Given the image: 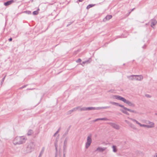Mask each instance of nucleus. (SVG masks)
<instances>
[{"mask_svg":"<svg viewBox=\"0 0 157 157\" xmlns=\"http://www.w3.org/2000/svg\"><path fill=\"white\" fill-rule=\"evenodd\" d=\"M39 10V9H38L37 10V11H34L33 12V14L34 15H36L38 13V11Z\"/></svg>","mask_w":157,"mask_h":157,"instance_id":"15","label":"nucleus"},{"mask_svg":"<svg viewBox=\"0 0 157 157\" xmlns=\"http://www.w3.org/2000/svg\"><path fill=\"white\" fill-rule=\"evenodd\" d=\"M30 132H32V131H29V132H28V134L29 135H30V134L29 133Z\"/></svg>","mask_w":157,"mask_h":157,"instance_id":"27","label":"nucleus"},{"mask_svg":"<svg viewBox=\"0 0 157 157\" xmlns=\"http://www.w3.org/2000/svg\"><path fill=\"white\" fill-rule=\"evenodd\" d=\"M12 40V38H10V39H9V41H11Z\"/></svg>","mask_w":157,"mask_h":157,"instance_id":"26","label":"nucleus"},{"mask_svg":"<svg viewBox=\"0 0 157 157\" xmlns=\"http://www.w3.org/2000/svg\"><path fill=\"white\" fill-rule=\"evenodd\" d=\"M155 114L157 115V113H155Z\"/></svg>","mask_w":157,"mask_h":157,"instance_id":"33","label":"nucleus"},{"mask_svg":"<svg viewBox=\"0 0 157 157\" xmlns=\"http://www.w3.org/2000/svg\"><path fill=\"white\" fill-rule=\"evenodd\" d=\"M86 111V109H85V107H81L80 111Z\"/></svg>","mask_w":157,"mask_h":157,"instance_id":"19","label":"nucleus"},{"mask_svg":"<svg viewBox=\"0 0 157 157\" xmlns=\"http://www.w3.org/2000/svg\"><path fill=\"white\" fill-rule=\"evenodd\" d=\"M28 14H30L31 13V12L30 11H26L24 12Z\"/></svg>","mask_w":157,"mask_h":157,"instance_id":"20","label":"nucleus"},{"mask_svg":"<svg viewBox=\"0 0 157 157\" xmlns=\"http://www.w3.org/2000/svg\"><path fill=\"white\" fill-rule=\"evenodd\" d=\"M91 142V139L90 136H88L87 138V141L86 143V148H88Z\"/></svg>","mask_w":157,"mask_h":157,"instance_id":"6","label":"nucleus"},{"mask_svg":"<svg viewBox=\"0 0 157 157\" xmlns=\"http://www.w3.org/2000/svg\"><path fill=\"white\" fill-rule=\"evenodd\" d=\"M154 157H157V154Z\"/></svg>","mask_w":157,"mask_h":157,"instance_id":"30","label":"nucleus"},{"mask_svg":"<svg viewBox=\"0 0 157 157\" xmlns=\"http://www.w3.org/2000/svg\"><path fill=\"white\" fill-rule=\"evenodd\" d=\"M123 101L130 106L134 107L135 106V105L134 103L126 99L125 98H124Z\"/></svg>","mask_w":157,"mask_h":157,"instance_id":"4","label":"nucleus"},{"mask_svg":"<svg viewBox=\"0 0 157 157\" xmlns=\"http://www.w3.org/2000/svg\"><path fill=\"white\" fill-rule=\"evenodd\" d=\"M94 6V4H90L87 6L86 7V9H88L89 8H90Z\"/></svg>","mask_w":157,"mask_h":157,"instance_id":"14","label":"nucleus"},{"mask_svg":"<svg viewBox=\"0 0 157 157\" xmlns=\"http://www.w3.org/2000/svg\"><path fill=\"white\" fill-rule=\"evenodd\" d=\"M81 59H78L77 61H76V62L77 63H79V62H81Z\"/></svg>","mask_w":157,"mask_h":157,"instance_id":"22","label":"nucleus"},{"mask_svg":"<svg viewBox=\"0 0 157 157\" xmlns=\"http://www.w3.org/2000/svg\"><path fill=\"white\" fill-rule=\"evenodd\" d=\"M106 148H102L99 147L97 149V150L99 151L102 152L106 149Z\"/></svg>","mask_w":157,"mask_h":157,"instance_id":"12","label":"nucleus"},{"mask_svg":"<svg viewBox=\"0 0 157 157\" xmlns=\"http://www.w3.org/2000/svg\"><path fill=\"white\" fill-rule=\"evenodd\" d=\"M77 110V107H76L75 108H74L72 109L69 110V111H68L67 112V113L68 114H71L72 112L76 111Z\"/></svg>","mask_w":157,"mask_h":157,"instance_id":"9","label":"nucleus"},{"mask_svg":"<svg viewBox=\"0 0 157 157\" xmlns=\"http://www.w3.org/2000/svg\"><path fill=\"white\" fill-rule=\"evenodd\" d=\"M87 61H86V62H83V63L84 64L85 63H86V62H87Z\"/></svg>","mask_w":157,"mask_h":157,"instance_id":"29","label":"nucleus"},{"mask_svg":"<svg viewBox=\"0 0 157 157\" xmlns=\"http://www.w3.org/2000/svg\"><path fill=\"white\" fill-rule=\"evenodd\" d=\"M109 103L112 105H115L117 106H119L122 108L124 107V106L123 105H121L118 103L115 102L114 101H110L109 102Z\"/></svg>","mask_w":157,"mask_h":157,"instance_id":"7","label":"nucleus"},{"mask_svg":"<svg viewBox=\"0 0 157 157\" xmlns=\"http://www.w3.org/2000/svg\"><path fill=\"white\" fill-rule=\"evenodd\" d=\"M146 96L147 98H151V96L148 94H146Z\"/></svg>","mask_w":157,"mask_h":157,"instance_id":"25","label":"nucleus"},{"mask_svg":"<svg viewBox=\"0 0 157 157\" xmlns=\"http://www.w3.org/2000/svg\"><path fill=\"white\" fill-rule=\"evenodd\" d=\"M13 2V0H11L8 1L4 3V5L6 6H7L11 4Z\"/></svg>","mask_w":157,"mask_h":157,"instance_id":"11","label":"nucleus"},{"mask_svg":"<svg viewBox=\"0 0 157 157\" xmlns=\"http://www.w3.org/2000/svg\"><path fill=\"white\" fill-rule=\"evenodd\" d=\"M25 141V139L23 137H17L14 139L13 143L15 145H16L21 144Z\"/></svg>","mask_w":157,"mask_h":157,"instance_id":"2","label":"nucleus"},{"mask_svg":"<svg viewBox=\"0 0 157 157\" xmlns=\"http://www.w3.org/2000/svg\"><path fill=\"white\" fill-rule=\"evenodd\" d=\"M114 128H117L118 129L119 128V126L117 125H115L114 126Z\"/></svg>","mask_w":157,"mask_h":157,"instance_id":"24","label":"nucleus"},{"mask_svg":"<svg viewBox=\"0 0 157 157\" xmlns=\"http://www.w3.org/2000/svg\"><path fill=\"white\" fill-rule=\"evenodd\" d=\"M111 98L113 99H116L117 100H121L123 101L124 98L117 95H113L111 97Z\"/></svg>","mask_w":157,"mask_h":157,"instance_id":"5","label":"nucleus"},{"mask_svg":"<svg viewBox=\"0 0 157 157\" xmlns=\"http://www.w3.org/2000/svg\"><path fill=\"white\" fill-rule=\"evenodd\" d=\"M80 106H78L77 107V110L78 111H80Z\"/></svg>","mask_w":157,"mask_h":157,"instance_id":"23","label":"nucleus"},{"mask_svg":"<svg viewBox=\"0 0 157 157\" xmlns=\"http://www.w3.org/2000/svg\"><path fill=\"white\" fill-rule=\"evenodd\" d=\"M109 107L108 106H105L103 107H85L86 111H89L90 110H100L102 109H106L109 108Z\"/></svg>","mask_w":157,"mask_h":157,"instance_id":"3","label":"nucleus"},{"mask_svg":"<svg viewBox=\"0 0 157 157\" xmlns=\"http://www.w3.org/2000/svg\"><path fill=\"white\" fill-rule=\"evenodd\" d=\"M130 80L140 81L143 79V77L142 75H131L127 77Z\"/></svg>","mask_w":157,"mask_h":157,"instance_id":"1","label":"nucleus"},{"mask_svg":"<svg viewBox=\"0 0 157 157\" xmlns=\"http://www.w3.org/2000/svg\"><path fill=\"white\" fill-rule=\"evenodd\" d=\"M157 23V21L155 20H152L151 26L152 27H153V26H154Z\"/></svg>","mask_w":157,"mask_h":157,"instance_id":"10","label":"nucleus"},{"mask_svg":"<svg viewBox=\"0 0 157 157\" xmlns=\"http://www.w3.org/2000/svg\"><path fill=\"white\" fill-rule=\"evenodd\" d=\"M113 151L114 152H116L117 151V148L116 146H113Z\"/></svg>","mask_w":157,"mask_h":157,"instance_id":"18","label":"nucleus"},{"mask_svg":"<svg viewBox=\"0 0 157 157\" xmlns=\"http://www.w3.org/2000/svg\"><path fill=\"white\" fill-rule=\"evenodd\" d=\"M134 8H133V9H132V10H131V12H130L129 13V14L130 13H131V12H132V11L133 10H134Z\"/></svg>","mask_w":157,"mask_h":157,"instance_id":"28","label":"nucleus"},{"mask_svg":"<svg viewBox=\"0 0 157 157\" xmlns=\"http://www.w3.org/2000/svg\"><path fill=\"white\" fill-rule=\"evenodd\" d=\"M112 17V16L111 15H107L105 18L103 19L104 21H105L107 20H109Z\"/></svg>","mask_w":157,"mask_h":157,"instance_id":"8","label":"nucleus"},{"mask_svg":"<svg viewBox=\"0 0 157 157\" xmlns=\"http://www.w3.org/2000/svg\"><path fill=\"white\" fill-rule=\"evenodd\" d=\"M83 1V0H79V2H82Z\"/></svg>","mask_w":157,"mask_h":157,"instance_id":"31","label":"nucleus"},{"mask_svg":"<svg viewBox=\"0 0 157 157\" xmlns=\"http://www.w3.org/2000/svg\"><path fill=\"white\" fill-rule=\"evenodd\" d=\"M123 108L124 109H125V110H127L128 111H129V112H132V113H135V111L133 110H131V109H128L125 107H124H124Z\"/></svg>","mask_w":157,"mask_h":157,"instance_id":"13","label":"nucleus"},{"mask_svg":"<svg viewBox=\"0 0 157 157\" xmlns=\"http://www.w3.org/2000/svg\"><path fill=\"white\" fill-rule=\"evenodd\" d=\"M154 124L152 123H151V125H143V126H145L148 128H150L152 127L153 126Z\"/></svg>","mask_w":157,"mask_h":157,"instance_id":"17","label":"nucleus"},{"mask_svg":"<svg viewBox=\"0 0 157 157\" xmlns=\"http://www.w3.org/2000/svg\"><path fill=\"white\" fill-rule=\"evenodd\" d=\"M5 78V77H4L3 78V80H4V78Z\"/></svg>","mask_w":157,"mask_h":157,"instance_id":"32","label":"nucleus"},{"mask_svg":"<svg viewBox=\"0 0 157 157\" xmlns=\"http://www.w3.org/2000/svg\"><path fill=\"white\" fill-rule=\"evenodd\" d=\"M104 120V118H99V119H98L95 120L94 121H97L99 120Z\"/></svg>","mask_w":157,"mask_h":157,"instance_id":"21","label":"nucleus"},{"mask_svg":"<svg viewBox=\"0 0 157 157\" xmlns=\"http://www.w3.org/2000/svg\"><path fill=\"white\" fill-rule=\"evenodd\" d=\"M121 111L123 112V113H124L126 114H128V113L127 112V110H125V109H124L123 108V109H121Z\"/></svg>","mask_w":157,"mask_h":157,"instance_id":"16","label":"nucleus"}]
</instances>
